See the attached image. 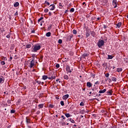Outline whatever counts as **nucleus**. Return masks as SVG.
<instances>
[{
  "mask_svg": "<svg viewBox=\"0 0 128 128\" xmlns=\"http://www.w3.org/2000/svg\"><path fill=\"white\" fill-rule=\"evenodd\" d=\"M40 44H36L32 47V52H36L38 50H40Z\"/></svg>",
  "mask_w": 128,
  "mask_h": 128,
  "instance_id": "f257e3e1",
  "label": "nucleus"
},
{
  "mask_svg": "<svg viewBox=\"0 0 128 128\" xmlns=\"http://www.w3.org/2000/svg\"><path fill=\"white\" fill-rule=\"evenodd\" d=\"M104 44V40H100L98 42V48H101Z\"/></svg>",
  "mask_w": 128,
  "mask_h": 128,
  "instance_id": "f03ea898",
  "label": "nucleus"
},
{
  "mask_svg": "<svg viewBox=\"0 0 128 128\" xmlns=\"http://www.w3.org/2000/svg\"><path fill=\"white\" fill-rule=\"evenodd\" d=\"M48 80H54L56 78V76L52 73H50L48 76Z\"/></svg>",
  "mask_w": 128,
  "mask_h": 128,
  "instance_id": "7ed1b4c3",
  "label": "nucleus"
},
{
  "mask_svg": "<svg viewBox=\"0 0 128 128\" xmlns=\"http://www.w3.org/2000/svg\"><path fill=\"white\" fill-rule=\"evenodd\" d=\"M66 74H68V72H72L73 70L71 69L70 70V66L67 65L66 66Z\"/></svg>",
  "mask_w": 128,
  "mask_h": 128,
  "instance_id": "20e7f679",
  "label": "nucleus"
},
{
  "mask_svg": "<svg viewBox=\"0 0 128 128\" xmlns=\"http://www.w3.org/2000/svg\"><path fill=\"white\" fill-rule=\"evenodd\" d=\"M34 59H32L30 62V66H29V68H34Z\"/></svg>",
  "mask_w": 128,
  "mask_h": 128,
  "instance_id": "39448f33",
  "label": "nucleus"
},
{
  "mask_svg": "<svg viewBox=\"0 0 128 128\" xmlns=\"http://www.w3.org/2000/svg\"><path fill=\"white\" fill-rule=\"evenodd\" d=\"M49 8H50V10H54L56 8V6L52 4H51Z\"/></svg>",
  "mask_w": 128,
  "mask_h": 128,
  "instance_id": "423d86ee",
  "label": "nucleus"
},
{
  "mask_svg": "<svg viewBox=\"0 0 128 128\" xmlns=\"http://www.w3.org/2000/svg\"><path fill=\"white\" fill-rule=\"evenodd\" d=\"M107 94L108 96H112V90H109L108 91H107Z\"/></svg>",
  "mask_w": 128,
  "mask_h": 128,
  "instance_id": "0eeeda50",
  "label": "nucleus"
},
{
  "mask_svg": "<svg viewBox=\"0 0 128 128\" xmlns=\"http://www.w3.org/2000/svg\"><path fill=\"white\" fill-rule=\"evenodd\" d=\"M118 2V1L116 0H112V4L113 6H114V8H116V4Z\"/></svg>",
  "mask_w": 128,
  "mask_h": 128,
  "instance_id": "6e6552de",
  "label": "nucleus"
},
{
  "mask_svg": "<svg viewBox=\"0 0 128 128\" xmlns=\"http://www.w3.org/2000/svg\"><path fill=\"white\" fill-rule=\"evenodd\" d=\"M68 96H70L68 94H66L62 96V99L66 100H68Z\"/></svg>",
  "mask_w": 128,
  "mask_h": 128,
  "instance_id": "1a4fd4ad",
  "label": "nucleus"
},
{
  "mask_svg": "<svg viewBox=\"0 0 128 128\" xmlns=\"http://www.w3.org/2000/svg\"><path fill=\"white\" fill-rule=\"evenodd\" d=\"M122 22H119L116 24V26L118 28H120V26H122Z\"/></svg>",
  "mask_w": 128,
  "mask_h": 128,
  "instance_id": "9d476101",
  "label": "nucleus"
},
{
  "mask_svg": "<svg viewBox=\"0 0 128 128\" xmlns=\"http://www.w3.org/2000/svg\"><path fill=\"white\" fill-rule=\"evenodd\" d=\"M4 77H0V84H4Z\"/></svg>",
  "mask_w": 128,
  "mask_h": 128,
  "instance_id": "9b49d317",
  "label": "nucleus"
},
{
  "mask_svg": "<svg viewBox=\"0 0 128 128\" xmlns=\"http://www.w3.org/2000/svg\"><path fill=\"white\" fill-rule=\"evenodd\" d=\"M86 86L88 88H92V84L90 82H88L86 83Z\"/></svg>",
  "mask_w": 128,
  "mask_h": 128,
  "instance_id": "f8f14e48",
  "label": "nucleus"
},
{
  "mask_svg": "<svg viewBox=\"0 0 128 128\" xmlns=\"http://www.w3.org/2000/svg\"><path fill=\"white\" fill-rule=\"evenodd\" d=\"M106 92V89H104L103 90H100L99 91V94H104V92Z\"/></svg>",
  "mask_w": 128,
  "mask_h": 128,
  "instance_id": "ddd939ff",
  "label": "nucleus"
},
{
  "mask_svg": "<svg viewBox=\"0 0 128 128\" xmlns=\"http://www.w3.org/2000/svg\"><path fill=\"white\" fill-rule=\"evenodd\" d=\"M48 78V76L44 75L42 76V79L44 80H46Z\"/></svg>",
  "mask_w": 128,
  "mask_h": 128,
  "instance_id": "4468645a",
  "label": "nucleus"
},
{
  "mask_svg": "<svg viewBox=\"0 0 128 128\" xmlns=\"http://www.w3.org/2000/svg\"><path fill=\"white\" fill-rule=\"evenodd\" d=\"M88 56V53H84L82 54V58H86V56Z\"/></svg>",
  "mask_w": 128,
  "mask_h": 128,
  "instance_id": "2eb2a0df",
  "label": "nucleus"
},
{
  "mask_svg": "<svg viewBox=\"0 0 128 128\" xmlns=\"http://www.w3.org/2000/svg\"><path fill=\"white\" fill-rule=\"evenodd\" d=\"M20 6V3H18V2H16L14 4V8H17V6Z\"/></svg>",
  "mask_w": 128,
  "mask_h": 128,
  "instance_id": "dca6fc26",
  "label": "nucleus"
},
{
  "mask_svg": "<svg viewBox=\"0 0 128 128\" xmlns=\"http://www.w3.org/2000/svg\"><path fill=\"white\" fill-rule=\"evenodd\" d=\"M65 116L66 118H70V116H72V115H70V113L65 114Z\"/></svg>",
  "mask_w": 128,
  "mask_h": 128,
  "instance_id": "f3484780",
  "label": "nucleus"
},
{
  "mask_svg": "<svg viewBox=\"0 0 128 128\" xmlns=\"http://www.w3.org/2000/svg\"><path fill=\"white\" fill-rule=\"evenodd\" d=\"M114 58V56L112 55H108V60H112V58Z\"/></svg>",
  "mask_w": 128,
  "mask_h": 128,
  "instance_id": "a211bd4d",
  "label": "nucleus"
},
{
  "mask_svg": "<svg viewBox=\"0 0 128 128\" xmlns=\"http://www.w3.org/2000/svg\"><path fill=\"white\" fill-rule=\"evenodd\" d=\"M44 104H40L38 106L39 108H44Z\"/></svg>",
  "mask_w": 128,
  "mask_h": 128,
  "instance_id": "6ab92c4d",
  "label": "nucleus"
},
{
  "mask_svg": "<svg viewBox=\"0 0 128 128\" xmlns=\"http://www.w3.org/2000/svg\"><path fill=\"white\" fill-rule=\"evenodd\" d=\"M52 34V33L50 32H48L46 34V36H50V35Z\"/></svg>",
  "mask_w": 128,
  "mask_h": 128,
  "instance_id": "aec40b11",
  "label": "nucleus"
},
{
  "mask_svg": "<svg viewBox=\"0 0 128 128\" xmlns=\"http://www.w3.org/2000/svg\"><path fill=\"white\" fill-rule=\"evenodd\" d=\"M116 70L118 72H122V68H118Z\"/></svg>",
  "mask_w": 128,
  "mask_h": 128,
  "instance_id": "412c9836",
  "label": "nucleus"
},
{
  "mask_svg": "<svg viewBox=\"0 0 128 128\" xmlns=\"http://www.w3.org/2000/svg\"><path fill=\"white\" fill-rule=\"evenodd\" d=\"M64 80H68V75H64Z\"/></svg>",
  "mask_w": 128,
  "mask_h": 128,
  "instance_id": "4be33fe9",
  "label": "nucleus"
},
{
  "mask_svg": "<svg viewBox=\"0 0 128 128\" xmlns=\"http://www.w3.org/2000/svg\"><path fill=\"white\" fill-rule=\"evenodd\" d=\"M112 82H116V77H112Z\"/></svg>",
  "mask_w": 128,
  "mask_h": 128,
  "instance_id": "5701e85b",
  "label": "nucleus"
},
{
  "mask_svg": "<svg viewBox=\"0 0 128 128\" xmlns=\"http://www.w3.org/2000/svg\"><path fill=\"white\" fill-rule=\"evenodd\" d=\"M70 122L72 123V124H74V120L72 118H70Z\"/></svg>",
  "mask_w": 128,
  "mask_h": 128,
  "instance_id": "b1692460",
  "label": "nucleus"
},
{
  "mask_svg": "<svg viewBox=\"0 0 128 128\" xmlns=\"http://www.w3.org/2000/svg\"><path fill=\"white\" fill-rule=\"evenodd\" d=\"M31 47H32V45H30V44H27L26 46V48H30Z\"/></svg>",
  "mask_w": 128,
  "mask_h": 128,
  "instance_id": "393cba45",
  "label": "nucleus"
},
{
  "mask_svg": "<svg viewBox=\"0 0 128 128\" xmlns=\"http://www.w3.org/2000/svg\"><path fill=\"white\" fill-rule=\"evenodd\" d=\"M26 122L27 124H30V119H28V117L26 118Z\"/></svg>",
  "mask_w": 128,
  "mask_h": 128,
  "instance_id": "a878e982",
  "label": "nucleus"
},
{
  "mask_svg": "<svg viewBox=\"0 0 128 128\" xmlns=\"http://www.w3.org/2000/svg\"><path fill=\"white\" fill-rule=\"evenodd\" d=\"M72 32H73L74 34H76L78 32H76V30H74Z\"/></svg>",
  "mask_w": 128,
  "mask_h": 128,
  "instance_id": "bb28decb",
  "label": "nucleus"
},
{
  "mask_svg": "<svg viewBox=\"0 0 128 128\" xmlns=\"http://www.w3.org/2000/svg\"><path fill=\"white\" fill-rule=\"evenodd\" d=\"M42 20H44V17H40L38 20V22H40Z\"/></svg>",
  "mask_w": 128,
  "mask_h": 128,
  "instance_id": "cd10ccee",
  "label": "nucleus"
},
{
  "mask_svg": "<svg viewBox=\"0 0 128 128\" xmlns=\"http://www.w3.org/2000/svg\"><path fill=\"white\" fill-rule=\"evenodd\" d=\"M61 106H64V101H61L60 102Z\"/></svg>",
  "mask_w": 128,
  "mask_h": 128,
  "instance_id": "c85d7f7f",
  "label": "nucleus"
},
{
  "mask_svg": "<svg viewBox=\"0 0 128 128\" xmlns=\"http://www.w3.org/2000/svg\"><path fill=\"white\" fill-rule=\"evenodd\" d=\"M59 8H62V3L59 4Z\"/></svg>",
  "mask_w": 128,
  "mask_h": 128,
  "instance_id": "c756f323",
  "label": "nucleus"
},
{
  "mask_svg": "<svg viewBox=\"0 0 128 128\" xmlns=\"http://www.w3.org/2000/svg\"><path fill=\"white\" fill-rule=\"evenodd\" d=\"M1 64H2V66H4V64H6V62H4V61H2L0 62Z\"/></svg>",
  "mask_w": 128,
  "mask_h": 128,
  "instance_id": "7c9ffc66",
  "label": "nucleus"
},
{
  "mask_svg": "<svg viewBox=\"0 0 128 128\" xmlns=\"http://www.w3.org/2000/svg\"><path fill=\"white\" fill-rule=\"evenodd\" d=\"M58 44H62V39H60L58 41Z\"/></svg>",
  "mask_w": 128,
  "mask_h": 128,
  "instance_id": "2f4dec72",
  "label": "nucleus"
},
{
  "mask_svg": "<svg viewBox=\"0 0 128 128\" xmlns=\"http://www.w3.org/2000/svg\"><path fill=\"white\" fill-rule=\"evenodd\" d=\"M80 106H84V102H81L80 103Z\"/></svg>",
  "mask_w": 128,
  "mask_h": 128,
  "instance_id": "473e14b6",
  "label": "nucleus"
},
{
  "mask_svg": "<svg viewBox=\"0 0 128 128\" xmlns=\"http://www.w3.org/2000/svg\"><path fill=\"white\" fill-rule=\"evenodd\" d=\"M16 112V110H10V114H14Z\"/></svg>",
  "mask_w": 128,
  "mask_h": 128,
  "instance_id": "72a5a7b5",
  "label": "nucleus"
},
{
  "mask_svg": "<svg viewBox=\"0 0 128 128\" xmlns=\"http://www.w3.org/2000/svg\"><path fill=\"white\" fill-rule=\"evenodd\" d=\"M70 12H74V8H72L70 10Z\"/></svg>",
  "mask_w": 128,
  "mask_h": 128,
  "instance_id": "f704fd0d",
  "label": "nucleus"
},
{
  "mask_svg": "<svg viewBox=\"0 0 128 128\" xmlns=\"http://www.w3.org/2000/svg\"><path fill=\"white\" fill-rule=\"evenodd\" d=\"M44 4H47V6H50V2H48V1H45Z\"/></svg>",
  "mask_w": 128,
  "mask_h": 128,
  "instance_id": "c9c22d12",
  "label": "nucleus"
},
{
  "mask_svg": "<svg viewBox=\"0 0 128 128\" xmlns=\"http://www.w3.org/2000/svg\"><path fill=\"white\" fill-rule=\"evenodd\" d=\"M105 76H106V78H108V76H110V74L107 73L105 74Z\"/></svg>",
  "mask_w": 128,
  "mask_h": 128,
  "instance_id": "e433bc0d",
  "label": "nucleus"
},
{
  "mask_svg": "<svg viewBox=\"0 0 128 128\" xmlns=\"http://www.w3.org/2000/svg\"><path fill=\"white\" fill-rule=\"evenodd\" d=\"M61 118H62V122H64V120H66V117H64V116H62Z\"/></svg>",
  "mask_w": 128,
  "mask_h": 128,
  "instance_id": "4c0bfd02",
  "label": "nucleus"
},
{
  "mask_svg": "<svg viewBox=\"0 0 128 128\" xmlns=\"http://www.w3.org/2000/svg\"><path fill=\"white\" fill-rule=\"evenodd\" d=\"M49 108H54V104H50L49 105Z\"/></svg>",
  "mask_w": 128,
  "mask_h": 128,
  "instance_id": "58836bf2",
  "label": "nucleus"
},
{
  "mask_svg": "<svg viewBox=\"0 0 128 128\" xmlns=\"http://www.w3.org/2000/svg\"><path fill=\"white\" fill-rule=\"evenodd\" d=\"M44 12H48V9L46 8L44 10Z\"/></svg>",
  "mask_w": 128,
  "mask_h": 128,
  "instance_id": "ea45409f",
  "label": "nucleus"
},
{
  "mask_svg": "<svg viewBox=\"0 0 128 128\" xmlns=\"http://www.w3.org/2000/svg\"><path fill=\"white\" fill-rule=\"evenodd\" d=\"M86 38H88V36H90V33L87 32L86 34Z\"/></svg>",
  "mask_w": 128,
  "mask_h": 128,
  "instance_id": "a19ab883",
  "label": "nucleus"
},
{
  "mask_svg": "<svg viewBox=\"0 0 128 128\" xmlns=\"http://www.w3.org/2000/svg\"><path fill=\"white\" fill-rule=\"evenodd\" d=\"M56 67L57 68H60V64H56Z\"/></svg>",
  "mask_w": 128,
  "mask_h": 128,
  "instance_id": "79ce46f5",
  "label": "nucleus"
},
{
  "mask_svg": "<svg viewBox=\"0 0 128 128\" xmlns=\"http://www.w3.org/2000/svg\"><path fill=\"white\" fill-rule=\"evenodd\" d=\"M6 38H10V35L8 34L6 36Z\"/></svg>",
  "mask_w": 128,
  "mask_h": 128,
  "instance_id": "37998d69",
  "label": "nucleus"
},
{
  "mask_svg": "<svg viewBox=\"0 0 128 128\" xmlns=\"http://www.w3.org/2000/svg\"><path fill=\"white\" fill-rule=\"evenodd\" d=\"M56 82H60V79H58L56 80Z\"/></svg>",
  "mask_w": 128,
  "mask_h": 128,
  "instance_id": "c03bdc74",
  "label": "nucleus"
},
{
  "mask_svg": "<svg viewBox=\"0 0 128 128\" xmlns=\"http://www.w3.org/2000/svg\"><path fill=\"white\" fill-rule=\"evenodd\" d=\"M18 12H16L15 14H14V16H18Z\"/></svg>",
  "mask_w": 128,
  "mask_h": 128,
  "instance_id": "a18cd8bd",
  "label": "nucleus"
},
{
  "mask_svg": "<svg viewBox=\"0 0 128 128\" xmlns=\"http://www.w3.org/2000/svg\"><path fill=\"white\" fill-rule=\"evenodd\" d=\"M48 16H52V12H48Z\"/></svg>",
  "mask_w": 128,
  "mask_h": 128,
  "instance_id": "49530a36",
  "label": "nucleus"
},
{
  "mask_svg": "<svg viewBox=\"0 0 128 128\" xmlns=\"http://www.w3.org/2000/svg\"><path fill=\"white\" fill-rule=\"evenodd\" d=\"M95 84H98V81H97L96 82L94 83Z\"/></svg>",
  "mask_w": 128,
  "mask_h": 128,
  "instance_id": "de8ad7c7",
  "label": "nucleus"
},
{
  "mask_svg": "<svg viewBox=\"0 0 128 128\" xmlns=\"http://www.w3.org/2000/svg\"><path fill=\"white\" fill-rule=\"evenodd\" d=\"M10 60H12V57L10 56Z\"/></svg>",
  "mask_w": 128,
  "mask_h": 128,
  "instance_id": "09e8293b",
  "label": "nucleus"
},
{
  "mask_svg": "<svg viewBox=\"0 0 128 128\" xmlns=\"http://www.w3.org/2000/svg\"><path fill=\"white\" fill-rule=\"evenodd\" d=\"M82 4H86V2H84L82 3Z\"/></svg>",
  "mask_w": 128,
  "mask_h": 128,
  "instance_id": "8fccbe9b",
  "label": "nucleus"
},
{
  "mask_svg": "<svg viewBox=\"0 0 128 128\" xmlns=\"http://www.w3.org/2000/svg\"><path fill=\"white\" fill-rule=\"evenodd\" d=\"M104 28H106V26H104Z\"/></svg>",
  "mask_w": 128,
  "mask_h": 128,
  "instance_id": "3c124183",
  "label": "nucleus"
},
{
  "mask_svg": "<svg viewBox=\"0 0 128 128\" xmlns=\"http://www.w3.org/2000/svg\"><path fill=\"white\" fill-rule=\"evenodd\" d=\"M90 94H92V92H90Z\"/></svg>",
  "mask_w": 128,
  "mask_h": 128,
  "instance_id": "603ef678",
  "label": "nucleus"
},
{
  "mask_svg": "<svg viewBox=\"0 0 128 128\" xmlns=\"http://www.w3.org/2000/svg\"><path fill=\"white\" fill-rule=\"evenodd\" d=\"M6 60V58H4V60Z\"/></svg>",
  "mask_w": 128,
  "mask_h": 128,
  "instance_id": "864d4df0",
  "label": "nucleus"
},
{
  "mask_svg": "<svg viewBox=\"0 0 128 128\" xmlns=\"http://www.w3.org/2000/svg\"><path fill=\"white\" fill-rule=\"evenodd\" d=\"M80 116L82 117V118H84V116Z\"/></svg>",
  "mask_w": 128,
  "mask_h": 128,
  "instance_id": "5fc2aeb1",
  "label": "nucleus"
},
{
  "mask_svg": "<svg viewBox=\"0 0 128 128\" xmlns=\"http://www.w3.org/2000/svg\"><path fill=\"white\" fill-rule=\"evenodd\" d=\"M92 76V78H94V75H93Z\"/></svg>",
  "mask_w": 128,
  "mask_h": 128,
  "instance_id": "6e6d98bb",
  "label": "nucleus"
},
{
  "mask_svg": "<svg viewBox=\"0 0 128 128\" xmlns=\"http://www.w3.org/2000/svg\"><path fill=\"white\" fill-rule=\"evenodd\" d=\"M66 126H68V123H67V124H66Z\"/></svg>",
  "mask_w": 128,
  "mask_h": 128,
  "instance_id": "4d7b16f0",
  "label": "nucleus"
},
{
  "mask_svg": "<svg viewBox=\"0 0 128 128\" xmlns=\"http://www.w3.org/2000/svg\"><path fill=\"white\" fill-rule=\"evenodd\" d=\"M40 26H42V24L41 23V24H40Z\"/></svg>",
  "mask_w": 128,
  "mask_h": 128,
  "instance_id": "13d9d810",
  "label": "nucleus"
},
{
  "mask_svg": "<svg viewBox=\"0 0 128 128\" xmlns=\"http://www.w3.org/2000/svg\"><path fill=\"white\" fill-rule=\"evenodd\" d=\"M74 126H76V124H74Z\"/></svg>",
  "mask_w": 128,
  "mask_h": 128,
  "instance_id": "bf43d9fd",
  "label": "nucleus"
},
{
  "mask_svg": "<svg viewBox=\"0 0 128 128\" xmlns=\"http://www.w3.org/2000/svg\"><path fill=\"white\" fill-rule=\"evenodd\" d=\"M100 18H98V20H100Z\"/></svg>",
  "mask_w": 128,
  "mask_h": 128,
  "instance_id": "052dcab7",
  "label": "nucleus"
},
{
  "mask_svg": "<svg viewBox=\"0 0 128 128\" xmlns=\"http://www.w3.org/2000/svg\"><path fill=\"white\" fill-rule=\"evenodd\" d=\"M127 18H128V15H127Z\"/></svg>",
  "mask_w": 128,
  "mask_h": 128,
  "instance_id": "680f3d73",
  "label": "nucleus"
},
{
  "mask_svg": "<svg viewBox=\"0 0 128 128\" xmlns=\"http://www.w3.org/2000/svg\"><path fill=\"white\" fill-rule=\"evenodd\" d=\"M96 94V93H93L92 94Z\"/></svg>",
  "mask_w": 128,
  "mask_h": 128,
  "instance_id": "e2e57ef3",
  "label": "nucleus"
},
{
  "mask_svg": "<svg viewBox=\"0 0 128 128\" xmlns=\"http://www.w3.org/2000/svg\"><path fill=\"white\" fill-rule=\"evenodd\" d=\"M0 30H1V28H0Z\"/></svg>",
  "mask_w": 128,
  "mask_h": 128,
  "instance_id": "0e129e2a",
  "label": "nucleus"
},
{
  "mask_svg": "<svg viewBox=\"0 0 128 128\" xmlns=\"http://www.w3.org/2000/svg\"><path fill=\"white\" fill-rule=\"evenodd\" d=\"M56 116H58V115H56Z\"/></svg>",
  "mask_w": 128,
  "mask_h": 128,
  "instance_id": "69168bd1",
  "label": "nucleus"
}]
</instances>
